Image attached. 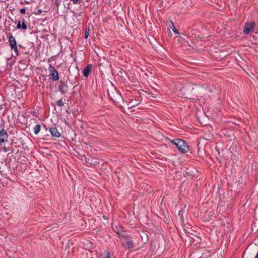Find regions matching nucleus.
I'll return each instance as SVG.
<instances>
[{
    "mask_svg": "<svg viewBox=\"0 0 258 258\" xmlns=\"http://www.w3.org/2000/svg\"><path fill=\"white\" fill-rule=\"evenodd\" d=\"M171 142L176 146L178 150L181 153H186L189 150V146L184 140L176 139L173 140Z\"/></svg>",
    "mask_w": 258,
    "mask_h": 258,
    "instance_id": "1",
    "label": "nucleus"
},
{
    "mask_svg": "<svg viewBox=\"0 0 258 258\" xmlns=\"http://www.w3.org/2000/svg\"><path fill=\"white\" fill-rule=\"evenodd\" d=\"M254 25L253 23H246L243 29V32L245 34H248L253 31Z\"/></svg>",
    "mask_w": 258,
    "mask_h": 258,
    "instance_id": "3",
    "label": "nucleus"
},
{
    "mask_svg": "<svg viewBox=\"0 0 258 258\" xmlns=\"http://www.w3.org/2000/svg\"><path fill=\"white\" fill-rule=\"evenodd\" d=\"M51 75L52 76V80L53 81H57L59 79L58 74L56 70L54 72H53V73H52Z\"/></svg>",
    "mask_w": 258,
    "mask_h": 258,
    "instance_id": "8",
    "label": "nucleus"
},
{
    "mask_svg": "<svg viewBox=\"0 0 258 258\" xmlns=\"http://www.w3.org/2000/svg\"><path fill=\"white\" fill-rule=\"evenodd\" d=\"M172 25H173L172 24ZM172 30L174 32V33L176 34H179V32L178 31H177V30L174 27V26H173V28H172Z\"/></svg>",
    "mask_w": 258,
    "mask_h": 258,
    "instance_id": "19",
    "label": "nucleus"
},
{
    "mask_svg": "<svg viewBox=\"0 0 258 258\" xmlns=\"http://www.w3.org/2000/svg\"><path fill=\"white\" fill-rule=\"evenodd\" d=\"M182 38L180 36H177L174 38V40L177 41L178 43H180L181 42Z\"/></svg>",
    "mask_w": 258,
    "mask_h": 258,
    "instance_id": "12",
    "label": "nucleus"
},
{
    "mask_svg": "<svg viewBox=\"0 0 258 258\" xmlns=\"http://www.w3.org/2000/svg\"><path fill=\"white\" fill-rule=\"evenodd\" d=\"M49 131L51 135L53 137L58 138L60 136V133L57 131L56 127H51Z\"/></svg>",
    "mask_w": 258,
    "mask_h": 258,
    "instance_id": "6",
    "label": "nucleus"
},
{
    "mask_svg": "<svg viewBox=\"0 0 258 258\" xmlns=\"http://www.w3.org/2000/svg\"><path fill=\"white\" fill-rule=\"evenodd\" d=\"M17 28L18 29H21L22 28V26H21V21H19L18 22V24H17Z\"/></svg>",
    "mask_w": 258,
    "mask_h": 258,
    "instance_id": "20",
    "label": "nucleus"
},
{
    "mask_svg": "<svg viewBox=\"0 0 258 258\" xmlns=\"http://www.w3.org/2000/svg\"><path fill=\"white\" fill-rule=\"evenodd\" d=\"M49 71L50 72V73L51 74L52 73H53V72H54L55 71V70L54 69V67H53L52 66H50V67L49 68Z\"/></svg>",
    "mask_w": 258,
    "mask_h": 258,
    "instance_id": "18",
    "label": "nucleus"
},
{
    "mask_svg": "<svg viewBox=\"0 0 258 258\" xmlns=\"http://www.w3.org/2000/svg\"><path fill=\"white\" fill-rule=\"evenodd\" d=\"M89 32H90L89 28H87L85 30V39H87L89 35Z\"/></svg>",
    "mask_w": 258,
    "mask_h": 258,
    "instance_id": "13",
    "label": "nucleus"
},
{
    "mask_svg": "<svg viewBox=\"0 0 258 258\" xmlns=\"http://www.w3.org/2000/svg\"><path fill=\"white\" fill-rule=\"evenodd\" d=\"M194 237H195L194 238H192V239H194V241H195L197 242H199L201 241V239L200 237H199L197 235H195Z\"/></svg>",
    "mask_w": 258,
    "mask_h": 258,
    "instance_id": "14",
    "label": "nucleus"
},
{
    "mask_svg": "<svg viewBox=\"0 0 258 258\" xmlns=\"http://www.w3.org/2000/svg\"><path fill=\"white\" fill-rule=\"evenodd\" d=\"M101 258H111L110 254L108 251H105L100 255Z\"/></svg>",
    "mask_w": 258,
    "mask_h": 258,
    "instance_id": "9",
    "label": "nucleus"
},
{
    "mask_svg": "<svg viewBox=\"0 0 258 258\" xmlns=\"http://www.w3.org/2000/svg\"><path fill=\"white\" fill-rule=\"evenodd\" d=\"M56 104L57 106L59 107H62V106H63V102L62 100L60 99L57 102Z\"/></svg>",
    "mask_w": 258,
    "mask_h": 258,
    "instance_id": "15",
    "label": "nucleus"
},
{
    "mask_svg": "<svg viewBox=\"0 0 258 258\" xmlns=\"http://www.w3.org/2000/svg\"><path fill=\"white\" fill-rule=\"evenodd\" d=\"M92 65L91 64H88L86 67L85 68L84 70H83V75L85 77H87L91 69H92Z\"/></svg>",
    "mask_w": 258,
    "mask_h": 258,
    "instance_id": "7",
    "label": "nucleus"
},
{
    "mask_svg": "<svg viewBox=\"0 0 258 258\" xmlns=\"http://www.w3.org/2000/svg\"><path fill=\"white\" fill-rule=\"evenodd\" d=\"M21 26H22V29H23V30H26L27 29V26L26 24L25 23L24 21H23L22 22Z\"/></svg>",
    "mask_w": 258,
    "mask_h": 258,
    "instance_id": "16",
    "label": "nucleus"
},
{
    "mask_svg": "<svg viewBox=\"0 0 258 258\" xmlns=\"http://www.w3.org/2000/svg\"><path fill=\"white\" fill-rule=\"evenodd\" d=\"M8 136L7 132L2 130L0 131V142L5 143L8 142Z\"/></svg>",
    "mask_w": 258,
    "mask_h": 258,
    "instance_id": "5",
    "label": "nucleus"
},
{
    "mask_svg": "<svg viewBox=\"0 0 258 258\" xmlns=\"http://www.w3.org/2000/svg\"><path fill=\"white\" fill-rule=\"evenodd\" d=\"M20 13H21V14H24V13H25V12H26L25 9H24V8H22V9H21L20 10Z\"/></svg>",
    "mask_w": 258,
    "mask_h": 258,
    "instance_id": "21",
    "label": "nucleus"
},
{
    "mask_svg": "<svg viewBox=\"0 0 258 258\" xmlns=\"http://www.w3.org/2000/svg\"><path fill=\"white\" fill-rule=\"evenodd\" d=\"M9 42L11 45V46L12 49H13L15 52L16 53H18V48L17 46V42L15 38L13 36H11L9 37Z\"/></svg>",
    "mask_w": 258,
    "mask_h": 258,
    "instance_id": "4",
    "label": "nucleus"
},
{
    "mask_svg": "<svg viewBox=\"0 0 258 258\" xmlns=\"http://www.w3.org/2000/svg\"><path fill=\"white\" fill-rule=\"evenodd\" d=\"M122 241L123 246L126 249H131L133 247L134 243L132 239L127 236H123Z\"/></svg>",
    "mask_w": 258,
    "mask_h": 258,
    "instance_id": "2",
    "label": "nucleus"
},
{
    "mask_svg": "<svg viewBox=\"0 0 258 258\" xmlns=\"http://www.w3.org/2000/svg\"><path fill=\"white\" fill-rule=\"evenodd\" d=\"M40 125L39 124H37L34 127V131L35 134H38L40 131Z\"/></svg>",
    "mask_w": 258,
    "mask_h": 258,
    "instance_id": "10",
    "label": "nucleus"
},
{
    "mask_svg": "<svg viewBox=\"0 0 258 258\" xmlns=\"http://www.w3.org/2000/svg\"><path fill=\"white\" fill-rule=\"evenodd\" d=\"M253 39H255V41L253 42V43H256L258 42V33L255 34V35L252 36Z\"/></svg>",
    "mask_w": 258,
    "mask_h": 258,
    "instance_id": "17",
    "label": "nucleus"
},
{
    "mask_svg": "<svg viewBox=\"0 0 258 258\" xmlns=\"http://www.w3.org/2000/svg\"><path fill=\"white\" fill-rule=\"evenodd\" d=\"M113 229L116 231V232L118 234H120L122 231V228L120 226L118 227L116 225L115 226V228L113 227Z\"/></svg>",
    "mask_w": 258,
    "mask_h": 258,
    "instance_id": "11",
    "label": "nucleus"
}]
</instances>
